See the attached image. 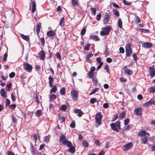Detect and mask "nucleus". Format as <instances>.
I'll return each mask as SVG.
<instances>
[{"instance_id":"7c9ffc66","label":"nucleus","mask_w":155,"mask_h":155,"mask_svg":"<svg viewBox=\"0 0 155 155\" xmlns=\"http://www.w3.org/2000/svg\"><path fill=\"white\" fill-rule=\"evenodd\" d=\"M146 135V131L144 130H141L138 133V135L139 136H142Z\"/></svg>"},{"instance_id":"c9c22d12","label":"nucleus","mask_w":155,"mask_h":155,"mask_svg":"<svg viewBox=\"0 0 155 155\" xmlns=\"http://www.w3.org/2000/svg\"><path fill=\"white\" fill-rule=\"evenodd\" d=\"M12 84L10 83L7 84L6 89L8 91H9L12 87Z\"/></svg>"},{"instance_id":"603ef678","label":"nucleus","mask_w":155,"mask_h":155,"mask_svg":"<svg viewBox=\"0 0 155 155\" xmlns=\"http://www.w3.org/2000/svg\"><path fill=\"white\" fill-rule=\"evenodd\" d=\"M90 45H91L90 44L88 43L87 45L84 47V49L86 50H89Z\"/></svg>"},{"instance_id":"49530a36","label":"nucleus","mask_w":155,"mask_h":155,"mask_svg":"<svg viewBox=\"0 0 155 155\" xmlns=\"http://www.w3.org/2000/svg\"><path fill=\"white\" fill-rule=\"evenodd\" d=\"M8 52H5L3 55V60L4 61H6L7 57H8Z\"/></svg>"},{"instance_id":"39448f33","label":"nucleus","mask_w":155,"mask_h":155,"mask_svg":"<svg viewBox=\"0 0 155 155\" xmlns=\"http://www.w3.org/2000/svg\"><path fill=\"white\" fill-rule=\"evenodd\" d=\"M111 28L109 27H105L102 29L100 32V35L102 36L107 35L109 34Z\"/></svg>"},{"instance_id":"20e7f679","label":"nucleus","mask_w":155,"mask_h":155,"mask_svg":"<svg viewBox=\"0 0 155 155\" xmlns=\"http://www.w3.org/2000/svg\"><path fill=\"white\" fill-rule=\"evenodd\" d=\"M102 118V115L101 112H98L96 114L95 116V121L99 125H101V124Z\"/></svg>"},{"instance_id":"4c0bfd02","label":"nucleus","mask_w":155,"mask_h":155,"mask_svg":"<svg viewBox=\"0 0 155 155\" xmlns=\"http://www.w3.org/2000/svg\"><path fill=\"white\" fill-rule=\"evenodd\" d=\"M139 30L141 32H143L144 33H147L149 32V30H146L144 29H139Z\"/></svg>"},{"instance_id":"680f3d73","label":"nucleus","mask_w":155,"mask_h":155,"mask_svg":"<svg viewBox=\"0 0 155 155\" xmlns=\"http://www.w3.org/2000/svg\"><path fill=\"white\" fill-rule=\"evenodd\" d=\"M95 70V68L94 66L91 67L90 68V72L94 73V72Z\"/></svg>"},{"instance_id":"a19ab883","label":"nucleus","mask_w":155,"mask_h":155,"mask_svg":"<svg viewBox=\"0 0 155 155\" xmlns=\"http://www.w3.org/2000/svg\"><path fill=\"white\" fill-rule=\"evenodd\" d=\"M86 27H84V28H83L81 32V35L82 36L84 35L86 32Z\"/></svg>"},{"instance_id":"0e129e2a","label":"nucleus","mask_w":155,"mask_h":155,"mask_svg":"<svg viewBox=\"0 0 155 155\" xmlns=\"http://www.w3.org/2000/svg\"><path fill=\"white\" fill-rule=\"evenodd\" d=\"M16 107L15 104H12L9 106V107L12 109V110H14L15 109Z\"/></svg>"},{"instance_id":"5701e85b","label":"nucleus","mask_w":155,"mask_h":155,"mask_svg":"<svg viewBox=\"0 0 155 155\" xmlns=\"http://www.w3.org/2000/svg\"><path fill=\"white\" fill-rule=\"evenodd\" d=\"M70 148L68 149L69 152H71L72 153H74L75 151V148L74 147L72 146V145L69 147Z\"/></svg>"},{"instance_id":"cd10ccee","label":"nucleus","mask_w":155,"mask_h":155,"mask_svg":"<svg viewBox=\"0 0 155 155\" xmlns=\"http://www.w3.org/2000/svg\"><path fill=\"white\" fill-rule=\"evenodd\" d=\"M118 25L120 28H122V21L121 18L119 19L118 21Z\"/></svg>"},{"instance_id":"473e14b6","label":"nucleus","mask_w":155,"mask_h":155,"mask_svg":"<svg viewBox=\"0 0 155 155\" xmlns=\"http://www.w3.org/2000/svg\"><path fill=\"white\" fill-rule=\"evenodd\" d=\"M91 10L92 14L93 15H95L96 12V8H91Z\"/></svg>"},{"instance_id":"c85d7f7f","label":"nucleus","mask_w":155,"mask_h":155,"mask_svg":"<svg viewBox=\"0 0 155 155\" xmlns=\"http://www.w3.org/2000/svg\"><path fill=\"white\" fill-rule=\"evenodd\" d=\"M36 4L35 2L34 1L32 2V12L33 13L35 12L36 10Z\"/></svg>"},{"instance_id":"6e6d98bb","label":"nucleus","mask_w":155,"mask_h":155,"mask_svg":"<svg viewBox=\"0 0 155 155\" xmlns=\"http://www.w3.org/2000/svg\"><path fill=\"white\" fill-rule=\"evenodd\" d=\"M11 97L12 99V100L13 101H16V98L15 95H14L13 93H12L11 94Z\"/></svg>"},{"instance_id":"58836bf2","label":"nucleus","mask_w":155,"mask_h":155,"mask_svg":"<svg viewBox=\"0 0 155 155\" xmlns=\"http://www.w3.org/2000/svg\"><path fill=\"white\" fill-rule=\"evenodd\" d=\"M94 74V73H92L90 72L87 73L88 77L90 79L92 78L93 77Z\"/></svg>"},{"instance_id":"bf43d9fd","label":"nucleus","mask_w":155,"mask_h":155,"mask_svg":"<svg viewBox=\"0 0 155 155\" xmlns=\"http://www.w3.org/2000/svg\"><path fill=\"white\" fill-rule=\"evenodd\" d=\"M50 137L49 136H46L45 137L44 141L48 142L49 140Z\"/></svg>"},{"instance_id":"0eeeda50","label":"nucleus","mask_w":155,"mask_h":155,"mask_svg":"<svg viewBox=\"0 0 155 155\" xmlns=\"http://www.w3.org/2000/svg\"><path fill=\"white\" fill-rule=\"evenodd\" d=\"M133 146L132 143L130 142L123 146V150L125 151L130 149Z\"/></svg>"},{"instance_id":"f257e3e1","label":"nucleus","mask_w":155,"mask_h":155,"mask_svg":"<svg viewBox=\"0 0 155 155\" xmlns=\"http://www.w3.org/2000/svg\"><path fill=\"white\" fill-rule=\"evenodd\" d=\"M111 129L113 130L118 132L121 128L120 121H117L114 123H112L110 124Z\"/></svg>"},{"instance_id":"e433bc0d","label":"nucleus","mask_w":155,"mask_h":155,"mask_svg":"<svg viewBox=\"0 0 155 155\" xmlns=\"http://www.w3.org/2000/svg\"><path fill=\"white\" fill-rule=\"evenodd\" d=\"M57 87L56 85H54L51 90V92H55L57 90Z\"/></svg>"},{"instance_id":"a18cd8bd","label":"nucleus","mask_w":155,"mask_h":155,"mask_svg":"<svg viewBox=\"0 0 155 155\" xmlns=\"http://www.w3.org/2000/svg\"><path fill=\"white\" fill-rule=\"evenodd\" d=\"M57 97L55 94H52L50 96V99L52 101H53Z\"/></svg>"},{"instance_id":"e2e57ef3","label":"nucleus","mask_w":155,"mask_h":155,"mask_svg":"<svg viewBox=\"0 0 155 155\" xmlns=\"http://www.w3.org/2000/svg\"><path fill=\"white\" fill-rule=\"evenodd\" d=\"M56 56L57 58H58L59 60L61 59V55L59 52L57 53L56 54Z\"/></svg>"},{"instance_id":"de8ad7c7","label":"nucleus","mask_w":155,"mask_h":155,"mask_svg":"<svg viewBox=\"0 0 155 155\" xmlns=\"http://www.w3.org/2000/svg\"><path fill=\"white\" fill-rule=\"evenodd\" d=\"M123 2L124 4L125 5H130L131 4V2H127L126 0H123Z\"/></svg>"},{"instance_id":"6e6552de","label":"nucleus","mask_w":155,"mask_h":155,"mask_svg":"<svg viewBox=\"0 0 155 155\" xmlns=\"http://www.w3.org/2000/svg\"><path fill=\"white\" fill-rule=\"evenodd\" d=\"M149 71L150 73L151 77H153L155 76V69L154 68V66H153L149 68Z\"/></svg>"},{"instance_id":"f8f14e48","label":"nucleus","mask_w":155,"mask_h":155,"mask_svg":"<svg viewBox=\"0 0 155 155\" xmlns=\"http://www.w3.org/2000/svg\"><path fill=\"white\" fill-rule=\"evenodd\" d=\"M74 112L76 114H78V116L80 117L82 116L83 114V111L80 109H76L74 110Z\"/></svg>"},{"instance_id":"052dcab7","label":"nucleus","mask_w":155,"mask_h":155,"mask_svg":"<svg viewBox=\"0 0 155 155\" xmlns=\"http://www.w3.org/2000/svg\"><path fill=\"white\" fill-rule=\"evenodd\" d=\"M33 140L35 142H36L37 140V136L36 134H35L33 135Z\"/></svg>"},{"instance_id":"8fccbe9b","label":"nucleus","mask_w":155,"mask_h":155,"mask_svg":"<svg viewBox=\"0 0 155 155\" xmlns=\"http://www.w3.org/2000/svg\"><path fill=\"white\" fill-rule=\"evenodd\" d=\"M136 18L135 21V23L137 24H138L140 22L141 20L140 19V18L137 16H136Z\"/></svg>"},{"instance_id":"f03ea898","label":"nucleus","mask_w":155,"mask_h":155,"mask_svg":"<svg viewBox=\"0 0 155 155\" xmlns=\"http://www.w3.org/2000/svg\"><path fill=\"white\" fill-rule=\"evenodd\" d=\"M71 94L72 100L74 101H76L78 97V93L77 91L75 89H73L71 92Z\"/></svg>"},{"instance_id":"ea45409f","label":"nucleus","mask_w":155,"mask_h":155,"mask_svg":"<svg viewBox=\"0 0 155 155\" xmlns=\"http://www.w3.org/2000/svg\"><path fill=\"white\" fill-rule=\"evenodd\" d=\"M41 110H38L35 113L37 117L40 116L41 114Z\"/></svg>"},{"instance_id":"5fc2aeb1","label":"nucleus","mask_w":155,"mask_h":155,"mask_svg":"<svg viewBox=\"0 0 155 155\" xmlns=\"http://www.w3.org/2000/svg\"><path fill=\"white\" fill-rule=\"evenodd\" d=\"M75 123L74 121H73L70 125V127L72 128H74L75 127Z\"/></svg>"},{"instance_id":"37998d69","label":"nucleus","mask_w":155,"mask_h":155,"mask_svg":"<svg viewBox=\"0 0 155 155\" xmlns=\"http://www.w3.org/2000/svg\"><path fill=\"white\" fill-rule=\"evenodd\" d=\"M31 151L32 154L33 155H35V153H36L37 152V150L36 148H34L32 149H31Z\"/></svg>"},{"instance_id":"a211bd4d","label":"nucleus","mask_w":155,"mask_h":155,"mask_svg":"<svg viewBox=\"0 0 155 155\" xmlns=\"http://www.w3.org/2000/svg\"><path fill=\"white\" fill-rule=\"evenodd\" d=\"M125 73L127 74L128 75H130L133 74V71L131 70H129L128 69H126L124 71Z\"/></svg>"},{"instance_id":"3c124183","label":"nucleus","mask_w":155,"mask_h":155,"mask_svg":"<svg viewBox=\"0 0 155 155\" xmlns=\"http://www.w3.org/2000/svg\"><path fill=\"white\" fill-rule=\"evenodd\" d=\"M96 101V99L94 98L91 99L90 100V102L91 104H93Z\"/></svg>"},{"instance_id":"c756f323","label":"nucleus","mask_w":155,"mask_h":155,"mask_svg":"<svg viewBox=\"0 0 155 155\" xmlns=\"http://www.w3.org/2000/svg\"><path fill=\"white\" fill-rule=\"evenodd\" d=\"M78 0H71L72 4L74 6H78L79 5L78 2Z\"/></svg>"},{"instance_id":"4be33fe9","label":"nucleus","mask_w":155,"mask_h":155,"mask_svg":"<svg viewBox=\"0 0 155 155\" xmlns=\"http://www.w3.org/2000/svg\"><path fill=\"white\" fill-rule=\"evenodd\" d=\"M21 37L24 40L28 41L29 40V38L28 36L22 34H20Z\"/></svg>"},{"instance_id":"79ce46f5","label":"nucleus","mask_w":155,"mask_h":155,"mask_svg":"<svg viewBox=\"0 0 155 155\" xmlns=\"http://www.w3.org/2000/svg\"><path fill=\"white\" fill-rule=\"evenodd\" d=\"M67 109V107L66 105L64 104L61 106L60 109L63 110L64 111H65Z\"/></svg>"},{"instance_id":"2eb2a0df","label":"nucleus","mask_w":155,"mask_h":155,"mask_svg":"<svg viewBox=\"0 0 155 155\" xmlns=\"http://www.w3.org/2000/svg\"><path fill=\"white\" fill-rule=\"evenodd\" d=\"M67 140L66 136L64 135H61L60 138V141L63 144Z\"/></svg>"},{"instance_id":"774afa93","label":"nucleus","mask_w":155,"mask_h":155,"mask_svg":"<svg viewBox=\"0 0 155 155\" xmlns=\"http://www.w3.org/2000/svg\"><path fill=\"white\" fill-rule=\"evenodd\" d=\"M12 120L14 122V123H15L16 122H17V118L14 115H13L12 116Z\"/></svg>"},{"instance_id":"338daca9","label":"nucleus","mask_w":155,"mask_h":155,"mask_svg":"<svg viewBox=\"0 0 155 155\" xmlns=\"http://www.w3.org/2000/svg\"><path fill=\"white\" fill-rule=\"evenodd\" d=\"M40 41L41 42V45L44 46L45 43V39L44 38H41L40 39Z\"/></svg>"},{"instance_id":"bb28decb","label":"nucleus","mask_w":155,"mask_h":155,"mask_svg":"<svg viewBox=\"0 0 155 155\" xmlns=\"http://www.w3.org/2000/svg\"><path fill=\"white\" fill-rule=\"evenodd\" d=\"M142 142H141L142 143H143V144H145L147 143L148 141V138L147 136H145V137H143L142 139Z\"/></svg>"},{"instance_id":"f704fd0d","label":"nucleus","mask_w":155,"mask_h":155,"mask_svg":"<svg viewBox=\"0 0 155 155\" xmlns=\"http://www.w3.org/2000/svg\"><path fill=\"white\" fill-rule=\"evenodd\" d=\"M64 17L61 18L60 22V25L61 26L63 27L64 25Z\"/></svg>"},{"instance_id":"423d86ee","label":"nucleus","mask_w":155,"mask_h":155,"mask_svg":"<svg viewBox=\"0 0 155 155\" xmlns=\"http://www.w3.org/2000/svg\"><path fill=\"white\" fill-rule=\"evenodd\" d=\"M23 65V68L25 70L29 72H31V71L32 69V67L31 65L27 63H24Z\"/></svg>"},{"instance_id":"9b49d317","label":"nucleus","mask_w":155,"mask_h":155,"mask_svg":"<svg viewBox=\"0 0 155 155\" xmlns=\"http://www.w3.org/2000/svg\"><path fill=\"white\" fill-rule=\"evenodd\" d=\"M136 114L138 115H141L142 114V109L141 108H137L134 110Z\"/></svg>"},{"instance_id":"69168bd1","label":"nucleus","mask_w":155,"mask_h":155,"mask_svg":"<svg viewBox=\"0 0 155 155\" xmlns=\"http://www.w3.org/2000/svg\"><path fill=\"white\" fill-rule=\"evenodd\" d=\"M133 57L134 58V60L135 61H136L137 60L138 58L137 54L135 53H134L133 54Z\"/></svg>"},{"instance_id":"09e8293b","label":"nucleus","mask_w":155,"mask_h":155,"mask_svg":"<svg viewBox=\"0 0 155 155\" xmlns=\"http://www.w3.org/2000/svg\"><path fill=\"white\" fill-rule=\"evenodd\" d=\"M130 120L129 119L127 118L124 120V124L125 125H127L129 122Z\"/></svg>"},{"instance_id":"2f4dec72","label":"nucleus","mask_w":155,"mask_h":155,"mask_svg":"<svg viewBox=\"0 0 155 155\" xmlns=\"http://www.w3.org/2000/svg\"><path fill=\"white\" fill-rule=\"evenodd\" d=\"M113 12L114 14L115 15L119 17V12L117 10L114 9Z\"/></svg>"},{"instance_id":"ddd939ff","label":"nucleus","mask_w":155,"mask_h":155,"mask_svg":"<svg viewBox=\"0 0 155 155\" xmlns=\"http://www.w3.org/2000/svg\"><path fill=\"white\" fill-rule=\"evenodd\" d=\"M110 19L109 15L106 13L104 15V24H107L109 21Z\"/></svg>"},{"instance_id":"a878e982","label":"nucleus","mask_w":155,"mask_h":155,"mask_svg":"<svg viewBox=\"0 0 155 155\" xmlns=\"http://www.w3.org/2000/svg\"><path fill=\"white\" fill-rule=\"evenodd\" d=\"M82 145L84 147H86L88 146L89 144L86 140H84L82 141Z\"/></svg>"},{"instance_id":"4d7b16f0","label":"nucleus","mask_w":155,"mask_h":155,"mask_svg":"<svg viewBox=\"0 0 155 155\" xmlns=\"http://www.w3.org/2000/svg\"><path fill=\"white\" fill-rule=\"evenodd\" d=\"M101 13L98 14L97 15L96 19L98 21H99L101 19Z\"/></svg>"},{"instance_id":"393cba45","label":"nucleus","mask_w":155,"mask_h":155,"mask_svg":"<svg viewBox=\"0 0 155 155\" xmlns=\"http://www.w3.org/2000/svg\"><path fill=\"white\" fill-rule=\"evenodd\" d=\"M126 113L125 111L121 113L119 115V118L123 119L125 117Z\"/></svg>"},{"instance_id":"dca6fc26","label":"nucleus","mask_w":155,"mask_h":155,"mask_svg":"<svg viewBox=\"0 0 155 155\" xmlns=\"http://www.w3.org/2000/svg\"><path fill=\"white\" fill-rule=\"evenodd\" d=\"M55 35V32L52 30H50L47 32V35L49 37H54Z\"/></svg>"},{"instance_id":"6ab92c4d","label":"nucleus","mask_w":155,"mask_h":155,"mask_svg":"<svg viewBox=\"0 0 155 155\" xmlns=\"http://www.w3.org/2000/svg\"><path fill=\"white\" fill-rule=\"evenodd\" d=\"M147 91L150 93H155V86H153L147 89Z\"/></svg>"},{"instance_id":"4468645a","label":"nucleus","mask_w":155,"mask_h":155,"mask_svg":"<svg viewBox=\"0 0 155 155\" xmlns=\"http://www.w3.org/2000/svg\"><path fill=\"white\" fill-rule=\"evenodd\" d=\"M0 94L2 97L6 98L7 97V94L4 88H2L0 91Z\"/></svg>"},{"instance_id":"412c9836","label":"nucleus","mask_w":155,"mask_h":155,"mask_svg":"<svg viewBox=\"0 0 155 155\" xmlns=\"http://www.w3.org/2000/svg\"><path fill=\"white\" fill-rule=\"evenodd\" d=\"M63 144L67 146L68 147H70L72 145L71 142L70 141L68 140H67Z\"/></svg>"},{"instance_id":"9d476101","label":"nucleus","mask_w":155,"mask_h":155,"mask_svg":"<svg viewBox=\"0 0 155 155\" xmlns=\"http://www.w3.org/2000/svg\"><path fill=\"white\" fill-rule=\"evenodd\" d=\"M142 45L143 47L144 48H150L152 46L153 44L151 43L146 42L143 43Z\"/></svg>"},{"instance_id":"7ed1b4c3","label":"nucleus","mask_w":155,"mask_h":155,"mask_svg":"<svg viewBox=\"0 0 155 155\" xmlns=\"http://www.w3.org/2000/svg\"><path fill=\"white\" fill-rule=\"evenodd\" d=\"M126 55L127 57L130 56L132 53V50L131 48V44H128L125 46Z\"/></svg>"},{"instance_id":"864d4df0","label":"nucleus","mask_w":155,"mask_h":155,"mask_svg":"<svg viewBox=\"0 0 155 155\" xmlns=\"http://www.w3.org/2000/svg\"><path fill=\"white\" fill-rule=\"evenodd\" d=\"M118 117V116L117 114H114L111 120L112 122L115 121Z\"/></svg>"},{"instance_id":"72a5a7b5","label":"nucleus","mask_w":155,"mask_h":155,"mask_svg":"<svg viewBox=\"0 0 155 155\" xmlns=\"http://www.w3.org/2000/svg\"><path fill=\"white\" fill-rule=\"evenodd\" d=\"M60 93L61 95H64L65 94V89L64 87H63L60 89Z\"/></svg>"},{"instance_id":"f3484780","label":"nucleus","mask_w":155,"mask_h":155,"mask_svg":"<svg viewBox=\"0 0 155 155\" xmlns=\"http://www.w3.org/2000/svg\"><path fill=\"white\" fill-rule=\"evenodd\" d=\"M54 80V78L51 77V75L49 76L48 78L49 84L50 87H52L53 86V82Z\"/></svg>"},{"instance_id":"1a4fd4ad","label":"nucleus","mask_w":155,"mask_h":155,"mask_svg":"<svg viewBox=\"0 0 155 155\" xmlns=\"http://www.w3.org/2000/svg\"><path fill=\"white\" fill-rule=\"evenodd\" d=\"M38 56L40 60H44L45 58V53L44 51H41L39 52Z\"/></svg>"},{"instance_id":"c03bdc74","label":"nucleus","mask_w":155,"mask_h":155,"mask_svg":"<svg viewBox=\"0 0 155 155\" xmlns=\"http://www.w3.org/2000/svg\"><path fill=\"white\" fill-rule=\"evenodd\" d=\"M35 101L38 104H39L40 103V102L39 101L38 98V96L37 95H35L33 98Z\"/></svg>"},{"instance_id":"aec40b11","label":"nucleus","mask_w":155,"mask_h":155,"mask_svg":"<svg viewBox=\"0 0 155 155\" xmlns=\"http://www.w3.org/2000/svg\"><path fill=\"white\" fill-rule=\"evenodd\" d=\"M90 37L91 38L95 41H97L99 40V38L97 35H90Z\"/></svg>"},{"instance_id":"b1692460","label":"nucleus","mask_w":155,"mask_h":155,"mask_svg":"<svg viewBox=\"0 0 155 155\" xmlns=\"http://www.w3.org/2000/svg\"><path fill=\"white\" fill-rule=\"evenodd\" d=\"M41 27V23H39V24H38L36 25V31L37 32V34L38 35H39V33L40 32V28Z\"/></svg>"},{"instance_id":"13d9d810","label":"nucleus","mask_w":155,"mask_h":155,"mask_svg":"<svg viewBox=\"0 0 155 155\" xmlns=\"http://www.w3.org/2000/svg\"><path fill=\"white\" fill-rule=\"evenodd\" d=\"M15 73L14 72H12L9 74V77L10 78H12L15 77Z\"/></svg>"}]
</instances>
